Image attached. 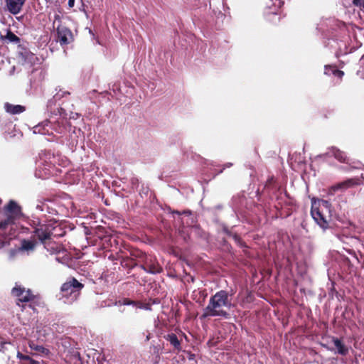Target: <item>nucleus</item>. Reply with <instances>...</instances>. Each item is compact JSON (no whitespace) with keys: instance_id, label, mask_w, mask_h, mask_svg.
<instances>
[{"instance_id":"f3484780","label":"nucleus","mask_w":364,"mask_h":364,"mask_svg":"<svg viewBox=\"0 0 364 364\" xmlns=\"http://www.w3.org/2000/svg\"><path fill=\"white\" fill-rule=\"evenodd\" d=\"M60 91L61 90H60V91L55 95L54 97L55 99L60 100V98L63 97L65 95L70 94L68 92H62L60 93Z\"/></svg>"},{"instance_id":"39448f33","label":"nucleus","mask_w":364,"mask_h":364,"mask_svg":"<svg viewBox=\"0 0 364 364\" xmlns=\"http://www.w3.org/2000/svg\"><path fill=\"white\" fill-rule=\"evenodd\" d=\"M12 294L14 296L18 299L17 304H19V302H29L33 301L35 299V295H33L30 289H26L24 287H22L20 285H16V287L12 289Z\"/></svg>"},{"instance_id":"5701e85b","label":"nucleus","mask_w":364,"mask_h":364,"mask_svg":"<svg viewBox=\"0 0 364 364\" xmlns=\"http://www.w3.org/2000/svg\"><path fill=\"white\" fill-rule=\"evenodd\" d=\"M230 166H232V164H227L225 165V167H230Z\"/></svg>"},{"instance_id":"1a4fd4ad","label":"nucleus","mask_w":364,"mask_h":364,"mask_svg":"<svg viewBox=\"0 0 364 364\" xmlns=\"http://www.w3.org/2000/svg\"><path fill=\"white\" fill-rule=\"evenodd\" d=\"M144 270L151 274H156L161 272L162 268L157 262L152 258L146 259L144 266Z\"/></svg>"},{"instance_id":"f03ea898","label":"nucleus","mask_w":364,"mask_h":364,"mask_svg":"<svg viewBox=\"0 0 364 364\" xmlns=\"http://www.w3.org/2000/svg\"><path fill=\"white\" fill-rule=\"evenodd\" d=\"M21 208L14 201H10L5 207L4 218L0 220V230H6L8 228L11 230V226L21 217ZM6 242V241L1 240L0 248Z\"/></svg>"},{"instance_id":"a211bd4d","label":"nucleus","mask_w":364,"mask_h":364,"mask_svg":"<svg viewBox=\"0 0 364 364\" xmlns=\"http://www.w3.org/2000/svg\"><path fill=\"white\" fill-rule=\"evenodd\" d=\"M353 4L364 8V0H353Z\"/></svg>"},{"instance_id":"7ed1b4c3","label":"nucleus","mask_w":364,"mask_h":364,"mask_svg":"<svg viewBox=\"0 0 364 364\" xmlns=\"http://www.w3.org/2000/svg\"><path fill=\"white\" fill-rule=\"evenodd\" d=\"M331 205L328 200H322L318 202V206L314 202L311 207V215L316 223L323 229L328 227Z\"/></svg>"},{"instance_id":"dca6fc26","label":"nucleus","mask_w":364,"mask_h":364,"mask_svg":"<svg viewBox=\"0 0 364 364\" xmlns=\"http://www.w3.org/2000/svg\"><path fill=\"white\" fill-rule=\"evenodd\" d=\"M168 341H170L171 344L173 345L175 348H178L180 347V342L176 335H169Z\"/></svg>"},{"instance_id":"f8f14e48","label":"nucleus","mask_w":364,"mask_h":364,"mask_svg":"<svg viewBox=\"0 0 364 364\" xmlns=\"http://www.w3.org/2000/svg\"><path fill=\"white\" fill-rule=\"evenodd\" d=\"M4 108L6 111L12 114L22 113L25 111V107L21 105H14L10 103H5Z\"/></svg>"},{"instance_id":"ddd939ff","label":"nucleus","mask_w":364,"mask_h":364,"mask_svg":"<svg viewBox=\"0 0 364 364\" xmlns=\"http://www.w3.org/2000/svg\"><path fill=\"white\" fill-rule=\"evenodd\" d=\"M332 341L338 353L345 355L348 353V348L338 338H333Z\"/></svg>"},{"instance_id":"412c9836","label":"nucleus","mask_w":364,"mask_h":364,"mask_svg":"<svg viewBox=\"0 0 364 364\" xmlns=\"http://www.w3.org/2000/svg\"><path fill=\"white\" fill-rule=\"evenodd\" d=\"M35 349L38 351H41V352H44V350H45V348H43L42 346H36V347H35Z\"/></svg>"},{"instance_id":"9d476101","label":"nucleus","mask_w":364,"mask_h":364,"mask_svg":"<svg viewBox=\"0 0 364 364\" xmlns=\"http://www.w3.org/2000/svg\"><path fill=\"white\" fill-rule=\"evenodd\" d=\"M359 184V179L358 178H350L343 182H341L332 187L333 191L337 190H346L350 187Z\"/></svg>"},{"instance_id":"4468645a","label":"nucleus","mask_w":364,"mask_h":364,"mask_svg":"<svg viewBox=\"0 0 364 364\" xmlns=\"http://www.w3.org/2000/svg\"><path fill=\"white\" fill-rule=\"evenodd\" d=\"M36 246V242L31 240H24L22 242L21 248L23 250H33Z\"/></svg>"},{"instance_id":"aec40b11","label":"nucleus","mask_w":364,"mask_h":364,"mask_svg":"<svg viewBox=\"0 0 364 364\" xmlns=\"http://www.w3.org/2000/svg\"><path fill=\"white\" fill-rule=\"evenodd\" d=\"M333 74L338 75V77H342L343 75V72L338 70H335L333 71Z\"/></svg>"},{"instance_id":"0eeeda50","label":"nucleus","mask_w":364,"mask_h":364,"mask_svg":"<svg viewBox=\"0 0 364 364\" xmlns=\"http://www.w3.org/2000/svg\"><path fill=\"white\" fill-rule=\"evenodd\" d=\"M58 38L60 44H68L72 34L69 29L65 26H58L57 28Z\"/></svg>"},{"instance_id":"20e7f679","label":"nucleus","mask_w":364,"mask_h":364,"mask_svg":"<svg viewBox=\"0 0 364 364\" xmlns=\"http://www.w3.org/2000/svg\"><path fill=\"white\" fill-rule=\"evenodd\" d=\"M82 284L80 283L77 279L73 278L62 285V296L63 297L66 298L68 300V302H73L78 298L80 290L82 289Z\"/></svg>"},{"instance_id":"2eb2a0df","label":"nucleus","mask_w":364,"mask_h":364,"mask_svg":"<svg viewBox=\"0 0 364 364\" xmlns=\"http://www.w3.org/2000/svg\"><path fill=\"white\" fill-rule=\"evenodd\" d=\"M1 39H8L10 42L14 43H18L20 41V39L18 36H16L14 33H13L11 31H9L7 32V34L6 36H1L0 37Z\"/></svg>"},{"instance_id":"4be33fe9","label":"nucleus","mask_w":364,"mask_h":364,"mask_svg":"<svg viewBox=\"0 0 364 364\" xmlns=\"http://www.w3.org/2000/svg\"><path fill=\"white\" fill-rule=\"evenodd\" d=\"M74 2H75V0H69L68 1V4L70 7H73L74 6Z\"/></svg>"},{"instance_id":"6e6552de","label":"nucleus","mask_w":364,"mask_h":364,"mask_svg":"<svg viewBox=\"0 0 364 364\" xmlns=\"http://www.w3.org/2000/svg\"><path fill=\"white\" fill-rule=\"evenodd\" d=\"M24 2L25 0H6L8 10L13 14H17L21 11Z\"/></svg>"},{"instance_id":"6ab92c4d","label":"nucleus","mask_w":364,"mask_h":364,"mask_svg":"<svg viewBox=\"0 0 364 364\" xmlns=\"http://www.w3.org/2000/svg\"><path fill=\"white\" fill-rule=\"evenodd\" d=\"M23 359L28 360L29 364H40L38 361L33 360L28 356H23Z\"/></svg>"},{"instance_id":"423d86ee","label":"nucleus","mask_w":364,"mask_h":364,"mask_svg":"<svg viewBox=\"0 0 364 364\" xmlns=\"http://www.w3.org/2000/svg\"><path fill=\"white\" fill-rule=\"evenodd\" d=\"M323 156H333L336 159L341 163L349 164V159L347 157L346 154L341 151L340 149L332 146L328 149V151L326 154H323Z\"/></svg>"},{"instance_id":"f257e3e1","label":"nucleus","mask_w":364,"mask_h":364,"mask_svg":"<svg viewBox=\"0 0 364 364\" xmlns=\"http://www.w3.org/2000/svg\"><path fill=\"white\" fill-rule=\"evenodd\" d=\"M232 303L228 294L225 291L217 292L210 297L208 306L203 309V318L220 316L228 318V310L232 307Z\"/></svg>"},{"instance_id":"9b49d317","label":"nucleus","mask_w":364,"mask_h":364,"mask_svg":"<svg viewBox=\"0 0 364 364\" xmlns=\"http://www.w3.org/2000/svg\"><path fill=\"white\" fill-rule=\"evenodd\" d=\"M36 236L42 242H44L46 240L50 239V231L46 226H42L35 231Z\"/></svg>"}]
</instances>
